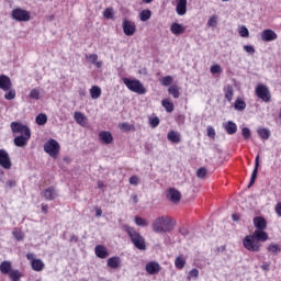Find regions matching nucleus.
Segmentation results:
<instances>
[{"label":"nucleus","instance_id":"obj_1","mask_svg":"<svg viewBox=\"0 0 281 281\" xmlns=\"http://www.w3.org/2000/svg\"><path fill=\"white\" fill-rule=\"evenodd\" d=\"M269 240V234L265 232V229L261 231H255L252 235H248L244 238L243 245L245 249L248 251H260V248L262 247V244L260 243H267Z\"/></svg>","mask_w":281,"mask_h":281},{"label":"nucleus","instance_id":"obj_2","mask_svg":"<svg viewBox=\"0 0 281 281\" xmlns=\"http://www.w3.org/2000/svg\"><path fill=\"white\" fill-rule=\"evenodd\" d=\"M175 225H177V222L172 217L162 215L153 221L151 229L155 234H168V232L175 229Z\"/></svg>","mask_w":281,"mask_h":281},{"label":"nucleus","instance_id":"obj_3","mask_svg":"<svg viewBox=\"0 0 281 281\" xmlns=\"http://www.w3.org/2000/svg\"><path fill=\"white\" fill-rule=\"evenodd\" d=\"M123 229L131 238L134 247H136V249H139V251H145L146 239L144 238V236H142V234H139L134 227H131L130 225L123 226Z\"/></svg>","mask_w":281,"mask_h":281},{"label":"nucleus","instance_id":"obj_4","mask_svg":"<svg viewBox=\"0 0 281 281\" xmlns=\"http://www.w3.org/2000/svg\"><path fill=\"white\" fill-rule=\"evenodd\" d=\"M123 83L127 87L130 91H133V93H138V95H144L146 93V88L144 87V83L137 79H128L123 78Z\"/></svg>","mask_w":281,"mask_h":281},{"label":"nucleus","instance_id":"obj_5","mask_svg":"<svg viewBox=\"0 0 281 281\" xmlns=\"http://www.w3.org/2000/svg\"><path fill=\"white\" fill-rule=\"evenodd\" d=\"M11 19L18 21L19 23H27L32 19L30 11L21 8L13 9L11 11Z\"/></svg>","mask_w":281,"mask_h":281},{"label":"nucleus","instance_id":"obj_6","mask_svg":"<svg viewBox=\"0 0 281 281\" xmlns=\"http://www.w3.org/2000/svg\"><path fill=\"white\" fill-rule=\"evenodd\" d=\"M44 151L49 155V157H53V159H56L58 157V153L60 151V144L54 138H50L47 140L44 145Z\"/></svg>","mask_w":281,"mask_h":281},{"label":"nucleus","instance_id":"obj_7","mask_svg":"<svg viewBox=\"0 0 281 281\" xmlns=\"http://www.w3.org/2000/svg\"><path fill=\"white\" fill-rule=\"evenodd\" d=\"M11 132L13 135H30L32 131L29 128L27 125L23 124L22 122H11L10 124Z\"/></svg>","mask_w":281,"mask_h":281},{"label":"nucleus","instance_id":"obj_8","mask_svg":"<svg viewBox=\"0 0 281 281\" xmlns=\"http://www.w3.org/2000/svg\"><path fill=\"white\" fill-rule=\"evenodd\" d=\"M256 95L262 100V102H271V91H269V88L263 83L257 85Z\"/></svg>","mask_w":281,"mask_h":281},{"label":"nucleus","instance_id":"obj_9","mask_svg":"<svg viewBox=\"0 0 281 281\" xmlns=\"http://www.w3.org/2000/svg\"><path fill=\"white\" fill-rule=\"evenodd\" d=\"M0 166L4 170H10V168H12V159L5 149H0Z\"/></svg>","mask_w":281,"mask_h":281},{"label":"nucleus","instance_id":"obj_10","mask_svg":"<svg viewBox=\"0 0 281 281\" xmlns=\"http://www.w3.org/2000/svg\"><path fill=\"white\" fill-rule=\"evenodd\" d=\"M123 32H124L125 36H133V34H135V32H137V26L135 25V22L124 19L123 20Z\"/></svg>","mask_w":281,"mask_h":281},{"label":"nucleus","instance_id":"obj_11","mask_svg":"<svg viewBox=\"0 0 281 281\" xmlns=\"http://www.w3.org/2000/svg\"><path fill=\"white\" fill-rule=\"evenodd\" d=\"M32 137V134H20L13 139L14 146L18 148H25L27 146V142H30V138Z\"/></svg>","mask_w":281,"mask_h":281},{"label":"nucleus","instance_id":"obj_12","mask_svg":"<svg viewBox=\"0 0 281 281\" xmlns=\"http://www.w3.org/2000/svg\"><path fill=\"white\" fill-rule=\"evenodd\" d=\"M276 38H278V34L271 29H266L261 32V41L265 43H271V41H276Z\"/></svg>","mask_w":281,"mask_h":281},{"label":"nucleus","instance_id":"obj_13","mask_svg":"<svg viewBox=\"0 0 281 281\" xmlns=\"http://www.w3.org/2000/svg\"><path fill=\"white\" fill-rule=\"evenodd\" d=\"M43 196L45 201H54L55 199H58V191H56V188L48 187L43 191Z\"/></svg>","mask_w":281,"mask_h":281},{"label":"nucleus","instance_id":"obj_14","mask_svg":"<svg viewBox=\"0 0 281 281\" xmlns=\"http://www.w3.org/2000/svg\"><path fill=\"white\" fill-rule=\"evenodd\" d=\"M145 269L149 276H156V273L161 271V266L157 261H149L146 263Z\"/></svg>","mask_w":281,"mask_h":281},{"label":"nucleus","instance_id":"obj_15","mask_svg":"<svg viewBox=\"0 0 281 281\" xmlns=\"http://www.w3.org/2000/svg\"><path fill=\"white\" fill-rule=\"evenodd\" d=\"M167 199H169L171 203H179V201H181V192L175 188L169 189L167 191Z\"/></svg>","mask_w":281,"mask_h":281},{"label":"nucleus","instance_id":"obj_16","mask_svg":"<svg viewBox=\"0 0 281 281\" xmlns=\"http://www.w3.org/2000/svg\"><path fill=\"white\" fill-rule=\"evenodd\" d=\"M0 89L2 91H10L12 89V80L5 75H0Z\"/></svg>","mask_w":281,"mask_h":281},{"label":"nucleus","instance_id":"obj_17","mask_svg":"<svg viewBox=\"0 0 281 281\" xmlns=\"http://www.w3.org/2000/svg\"><path fill=\"white\" fill-rule=\"evenodd\" d=\"M259 167H260V156H257L256 160H255V168L252 170L251 178L248 183V188H251L254 186V183H256V179H258V168Z\"/></svg>","mask_w":281,"mask_h":281},{"label":"nucleus","instance_id":"obj_18","mask_svg":"<svg viewBox=\"0 0 281 281\" xmlns=\"http://www.w3.org/2000/svg\"><path fill=\"white\" fill-rule=\"evenodd\" d=\"M223 128L228 135H236V132L238 131V126L236 123H234V121H227L223 123Z\"/></svg>","mask_w":281,"mask_h":281},{"label":"nucleus","instance_id":"obj_19","mask_svg":"<svg viewBox=\"0 0 281 281\" xmlns=\"http://www.w3.org/2000/svg\"><path fill=\"white\" fill-rule=\"evenodd\" d=\"M176 11L179 16L186 15V12H188V0H179L176 7Z\"/></svg>","mask_w":281,"mask_h":281},{"label":"nucleus","instance_id":"obj_20","mask_svg":"<svg viewBox=\"0 0 281 281\" xmlns=\"http://www.w3.org/2000/svg\"><path fill=\"white\" fill-rule=\"evenodd\" d=\"M99 139L102 144L105 145L113 144V134H111V132H100Z\"/></svg>","mask_w":281,"mask_h":281},{"label":"nucleus","instance_id":"obj_21","mask_svg":"<svg viewBox=\"0 0 281 281\" xmlns=\"http://www.w3.org/2000/svg\"><path fill=\"white\" fill-rule=\"evenodd\" d=\"M94 254L97 258H101L104 260V258H109V250H106V247L102 245H97L94 248Z\"/></svg>","mask_w":281,"mask_h":281},{"label":"nucleus","instance_id":"obj_22","mask_svg":"<svg viewBox=\"0 0 281 281\" xmlns=\"http://www.w3.org/2000/svg\"><path fill=\"white\" fill-rule=\"evenodd\" d=\"M106 265L110 269H120L122 267V259L117 256L108 259Z\"/></svg>","mask_w":281,"mask_h":281},{"label":"nucleus","instance_id":"obj_23","mask_svg":"<svg viewBox=\"0 0 281 281\" xmlns=\"http://www.w3.org/2000/svg\"><path fill=\"white\" fill-rule=\"evenodd\" d=\"M252 222L257 231L267 229V220H265V217L257 216Z\"/></svg>","mask_w":281,"mask_h":281},{"label":"nucleus","instance_id":"obj_24","mask_svg":"<svg viewBox=\"0 0 281 281\" xmlns=\"http://www.w3.org/2000/svg\"><path fill=\"white\" fill-rule=\"evenodd\" d=\"M14 269H12V262L11 261H2L0 263V272L3 273V276H10V272H12Z\"/></svg>","mask_w":281,"mask_h":281},{"label":"nucleus","instance_id":"obj_25","mask_svg":"<svg viewBox=\"0 0 281 281\" xmlns=\"http://www.w3.org/2000/svg\"><path fill=\"white\" fill-rule=\"evenodd\" d=\"M170 32L175 34V36H180L186 32V27L177 22H173L170 26Z\"/></svg>","mask_w":281,"mask_h":281},{"label":"nucleus","instance_id":"obj_26","mask_svg":"<svg viewBox=\"0 0 281 281\" xmlns=\"http://www.w3.org/2000/svg\"><path fill=\"white\" fill-rule=\"evenodd\" d=\"M167 139L169 142H172V144H179V143H181V133L175 132V131H170L167 134Z\"/></svg>","mask_w":281,"mask_h":281},{"label":"nucleus","instance_id":"obj_27","mask_svg":"<svg viewBox=\"0 0 281 281\" xmlns=\"http://www.w3.org/2000/svg\"><path fill=\"white\" fill-rule=\"evenodd\" d=\"M224 95L227 102L234 100V87H232V85L224 87Z\"/></svg>","mask_w":281,"mask_h":281},{"label":"nucleus","instance_id":"obj_28","mask_svg":"<svg viewBox=\"0 0 281 281\" xmlns=\"http://www.w3.org/2000/svg\"><path fill=\"white\" fill-rule=\"evenodd\" d=\"M31 265L33 271H43V269H45V263H43L41 259H33Z\"/></svg>","mask_w":281,"mask_h":281},{"label":"nucleus","instance_id":"obj_29","mask_svg":"<svg viewBox=\"0 0 281 281\" xmlns=\"http://www.w3.org/2000/svg\"><path fill=\"white\" fill-rule=\"evenodd\" d=\"M90 95L92 100H98L102 95V89L98 86H92L90 89Z\"/></svg>","mask_w":281,"mask_h":281},{"label":"nucleus","instance_id":"obj_30","mask_svg":"<svg viewBox=\"0 0 281 281\" xmlns=\"http://www.w3.org/2000/svg\"><path fill=\"white\" fill-rule=\"evenodd\" d=\"M75 121L80 126H85V124H87V116H85V114H82V112H75Z\"/></svg>","mask_w":281,"mask_h":281},{"label":"nucleus","instance_id":"obj_31","mask_svg":"<svg viewBox=\"0 0 281 281\" xmlns=\"http://www.w3.org/2000/svg\"><path fill=\"white\" fill-rule=\"evenodd\" d=\"M161 105L164 106V109L167 111V113H172L175 111V103H172L170 100L168 99H164L161 101Z\"/></svg>","mask_w":281,"mask_h":281},{"label":"nucleus","instance_id":"obj_32","mask_svg":"<svg viewBox=\"0 0 281 281\" xmlns=\"http://www.w3.org/2000/svg\"><path fill=\"white\" fill-rule=\"evenodd\" d=\"M234 109L235 111H245V109H247V103L245 102V100L238 98L235 101Z\"/></svg>","mask_w":281,"mask_h":281},{"label":"nucleus","instance_id":"obj_33","mask_svg":"<svg viewBox=\"0 0 281 281\" xmlns=\"http://www.w3.org/2000/svg\"><path fill=\"white\" fill-rule=\"evenodd\" d=\"M22 276L23 273L21 271L14 269L9 273L11 281H21Z\"/></svg>","mask_w":281,"mask_h":281},{"label":"nucleus","instance_id":"obj_34","mask_svg":"<svg viewBox=\"0 0 281 281\" xmlns=\"http://www.w3.org/2000/svg\"><path fill=\"white\" fill-rule=\"evenodd\" d=\"M257 133L261 139H269L271 137V131L269 128H259Z\"/></svg>","mask_w":281,"mask_h":281},{"label":"nucleus","instance_id":"obj_35","mask_svg":"<svg viewBox=\"0 0 281 281\" xmlns=\"http://www.w3.org/2000/svg\"><path fill=\"white\" fill-rule=\"evenodd\" d=\"M168 93H169V95H172V98H175V99H178L179 95H181V93L179 92V87H177L175 85L170 86L168 88Z\"/></svg>","mask_w":281,"mask_h":281},{"label":"nucleus","instance_id":"obj_36","mask_svg":"<svg viewBox=\"0 0 281 281\" xmlns=\"http://www.w3.org/2000/svg\"><path fill=\"white\" fill-rule=\"evenodd\" d=\"M36 124H38V126H45V124H47V114H38L35 119Z\"/></svg>","mask_w":281,"mask_h":281},{"label":"nucleus","instance_id":"obj_37","mask_svg":"<svg viewBox=\"0 0 281 281\" xmlns=\"http://www.w3.org/2000/svg\"><path fill=\"white\" fill-rule=\"evenodd\" d=\"M269 254H272L273 256H278L280 254L281 248L278 244H271L268 246Z\"/></svg>","mask_w":281,"mask_h":281},{"label":"nucleus","instance_id":"obj_38","mask_svg":"<svg viewBox=\"0 0 281 281\" xmlns=\"http://www.w3.org/2000/svg\"><path fill=\"white\" fill-rule=\"evenodd\" d=\"M150 16H153V12H150V10L145 9L139 13V19L143 22L148 21V19H150Z\"/></svg>","mask_w":281,"mask_h":281},{"label":"nucleus","instance_id":"obj_39","mask_svg":"<svg viewBox=\"0 0 281 281\" xmlns=\"http://www.w3.org/2000/svg\"><path fill=\"white\" fill-rule=\"evenodd\" d=\"M134 223L138 227H148V222H146V220H144L143 217H139V216L134 217Z\"/></svg>","mask_w":281,"mask_h":281},{"label":"nucleus","instance_id":"obj_40","mask_svg":"<svg viewBox=\"0 0 281 281\" xmlns=\"http://www.w3.org/2000/svg\"><path fill=\"white\" fill-rule=\"evenodd\" d=\"M29 98H31V100H41V90H38V88L32 89Z\"/></svg>","mask_w":281,"mask_h":281},{"label":"nucleus","instance_id":"obj_41","mask_svg":"<svg viewBox=\"0 0 281 281\" xmlns=\"http://www.w3.org/2000/svg\"><path fill=\"white\" fill-rule=\"evenodd\" d=\"M12 234H13V238H15V240L21 241V240H23V238H25V234H23L22 231L19 228H15L12 232Z\"/></svg>","mask_w":281,"mask_h":281},{"label":"nucleus","instance_id":"obj_42","mask_svg":"<svg viewBox=\"0 0 281 281\" xmlns=\"http://www.w3.org/2000/svg\"><path fill=\"white\" fill-rule=\"evenodd\" d=\"M160 82L162 87H170V85H172L173 82L172 76L162 77L160 79Z\"/></svg>","mask_w":281,"mask_h":281},{"label":"nucleus","instance_id":"obj_43","mask_svg":"<svg viewBox=\"0 0 281 281\" xmlns=\"http://www.w3.org/2000/svg\"><path fill=\"white\" fill-rule=\"evenodd\" d=\"M199 279V269L193 268L191 271L188 273V280H198Z\"/></svg>","mask_w":281,"mask_h":281},{"label":"nucleus","instance_id":"obj_44","mask_svg":"<svg viewBox=\"0 0 281 281\" xmlns=\"http://www.w3.org/2000/svg\"><path fill=\"white\" fill-rule=\"evenodd\" d=\"M175 265L177 269H183V267H186V259H183V257H178L175 260Z\"/></svg>","mask_w":281,"mask_h":281},{"label":"nucleus","instance_id":"obj_45","mask_svg":"<svg viewBox=\"0 0 281 281\" xmlns=\"http://www.w3.org/2000/svg\"><path fill=\"white\" fill-rule=\"evenodd\" d=\"M239 36H241V38L249 37V29H247V26H245V25L240 26Z\"/></svg>","mask_w":281,"mask_h":281},{"label":"nucleus","instance_id":"obj_46","mask_svg":"<svg viewBox=\"0 0 281 281\" xmlns=\"http://www.w3.org/2000/svg\"><path fill=\"white\" fill-rule=\"evenodd\" d=\"M207 175V169L205 167H201L196 170V177L199 179H205V176Z\"/></svg>","mask_w":281,"mask_h":281},{"label":"nucleus","instance_id":"obj_47","mask_svg":"<svg viewBox=\"0 0 281 281\" xmlns=\"http://www.w3.org/2000/svg\"><path fill=\"white\" fill-rule=\"evenodd\" d=\"M216 15H212L207 21L209 27H216V24L218 23Z\"/></svg>","mask_w":281,"mask_h":281},{"label":"nucleus","instance_id":"obj_48","mask_svg":"<svg viewBox=\"0 0 281 281\" xmlns=\"http://www.w3.org/2000/svg\"><path fill=\"white\" fill-rule=\"evenodd\" d=\"M241 135L244 139H249L251 137V131L248 127H243Z\"/></svg>","mask_w":281,"mask_h":281},{"label":"nucleus","instance_id":"obj_49","mask_svg":"<svg viewBox=\"0 0 281 281\" xmlns=\"http://www.w3.org/2000/svg\"><path fill=\"white\" fill-rule=\"evenodd\" d=\"M86 58L89 60V63L94 65V63L98 60V54H86Z\"/></svg>","mask_w":281,"mask_h":281},{"label":"nucleus","instance_id":"obj_50","mask_svg":"<svg viewBox=\"0 0 281 281\" xmlns=\"http://www.w3.org/2000/svg\"><path fill=\"white\" fill-rule=\"evenodd\" d=\"M9 92L4 94L5 100H14L16 98V91L8 90Z\"/></svg>","mask_w":281,"mask_h":281},{"label":"nucleus","instance_id":"obj_51","mask_svg":"<svg viewBox=\"0 0 281 281\" xmlns=\"http://www.w3.org/2000/svg\"><path fill=\"white\" fill-rule=\"evenodd\" d=\"M149 124L151 128H157V126H159V117L155 116L153 119H149Z\"/></svg>","mask_w":281,"mask_h":281},{"label":"nucleus","instance_id":"obj_52","mask_svg":"<svg viewBox=\"0 0 281 281\" xmlns=\"http://www.w3.org/2000/svg\"><path fill=\"white\" fill-rule=\"evenodd\" d=\"M103 16L105 19H113V9L111 8L105 9L103 12Z\"/></svg>","mask_w":281,"mask_h":281},{"label":"nucleus","instance_id":"obj_53","mask_svg":"<svg viewBox=\"0 0 281 281\" xmlns=\"http://www.w3.org/2000/svg\"><path fill=\"white\" fill-rule=\"evenodd\" d=\"M119 127L121 131H124L125 133H128V131H131L132 128L131 124L128 123H122Z\"/></svg>","mask_w":281,"mask_h":281},{"label":"nucleus","instance_id":"obj_54","mask_svg":"<svg viewBox=\"0 0 281 281\" xmlns=\"http://www.w3.org/2000/svg\"><path fill=\"white\" fill-rule=\"evenodd\" d=\"M244 49L247 54H251V55L256 54V48H254V46L251 45H245Z\"/></svg>","mask_w":281,"mask_h":281},{"label":"nucleus","instance_id":"obj_55","mask_svg":"<svg viewBox=\"0 0 281 281\" xmlns=\"http://www.w3.org/2000/svg\"><path fill=\"white\" fill-rule=\"evenodd\" d=\"M207 135H209V137H211L212 139H214V137H216V131L214 130V127L207 126Z\"/></svg>","mask_w":281,"mask_h":281},{"label":"nucleus","instance_id":"obj_56","mask_svg":"<svg viewBox=\"0 0 281 281\" xmlns=\"http://www.w3.org/2000/svg\"><path fill=\"white\" fill-rule=\"evenodd\" d=\"M131 186H139V178L137 176H132L130 178Z\"/></svg>","mask_w":281,"mask_h":281},{"label":"nucleus","instance_id":"obj_57","mask_svg":"<svg viewBox=\"0 0 281 281\" xmlns=\"http://www.w3.org/2000/svg\"><path fill=\"white\" fill-rule=\"evenodd\" d=\"M211 74H221V66L220 65H213L211 67Z\"/></svg>","mask_w":281,"mask_h":281},{"label":"nucleus","instance_id":"obj_58","mask_svg":"<svg viewBox=\"0 0 281 281\" xmlns=\"http://www.w3.org/2000/svg\"><path fill=\"white\" fill-rule=\"evenodd\" d=\"M179 232L181 236H184V237L190 235V231H188V228L186 227L180 228Z\"/></svg>","mask_w":281,"mask_h":281},{"label":"nucleus","instance_id":"obj_59","mask_svg":"<svg viewBox=\"0 0 281 281\" xmlns=\"http://www.w3.org/2000/svg\"><path fill=\"white\" fill-rule=\"evenodd\" d=\"M7 186H8L9 188H15V187H16V181H14V180H8V181H7Z\"/></svg>","mask_w":281,"mask_h":281},{"label":"nucleus","instance_id":"obj_60","mask_svg":"<svg viewBox=\"0 0 281 281\" xmlns=\"http://www.w3.org/2000/svg\"><path fill=\"white\" fill-rule=\"evenodd\" d=\"M276 212H277V214H278V216H281V202H279V203H277V205H276Z\"/></svg>","mask_w":281,"mask_h":281},{"label":"nucleus","instance_id":"obj_61","mask_svg":"<svg viewBox=\"0 0 281 281\" xmlns=\"http://www.w3.org/2000/svg\"><path fill=\"white\" fill-rule=\"evenodd\" d=\"M269 267H270V265L268 262L261 265L262 271H269Z\"/></svg>","mask_w":281,"mask_h":281},{"label":"nucleus","instance_id":"obj_62","mask_svg":"<svg viewBox=\"0 0 281 281\" xmlns=\"http://www.w3.org/2000/svg\"><path fill=\"white\" fill-rule=\"evenodd\" d=\"M47 210H49V206H48L47 204H43V205H42V212H43L44 214H47Z\"/></svg>","mask_w":281,"mask_h":281},{"label":"nucleus","instance_id":"obj_63","mask_svg":"<svg viewBox=\"0 0 281 281\" xmlns=\"http://www.w3.org/2000/svg\"><path fill=\"white\" fill-rule=\"evenodd\" d=\"M70 243H78V236L72 235V236L70 237Z\"/></svg>","mask_w":281,"mask_h":281},{"label":"nucleus","instance_id":"obj_64","mask_svg":"<svg viewBox=\"0 0 281 281\" xmlns=\"http://www.w3.org/2000/svg\"><path fill=\"white\" fill-rule=\"evenodd\" d=\"M95 216H102V209L95 210Z\"/></svg>","mask_w":281,"mask_h":281}]
</instances>
